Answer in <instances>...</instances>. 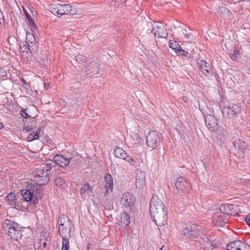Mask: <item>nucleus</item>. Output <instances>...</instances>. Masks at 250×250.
I'll return each instance as SVG.
<instances>
[{"label": "nucleus", "mask_w": 250, "mask_h": 250, "mask_svg": "<svg viewBox=\"0 0 250 250\" xmlns=\"http://www.w3.org/2000/svg\"><path fill=\"white\" fill-rule=\"evenodd\" d=\"M2 227L7 235L13 240L19 241L21 238V231L17 223L6 219L2 222Z\"/></svg>", "instance_id": "obj_1"}, {"label": "nucleus", "mask_w": 250, "mask_h": 250, "mask_svg": "<svg viewBox=\"0 0 250 250\" xmlns=\"http://www.w3.org/2000/svg\"><path fill=\"white\" fill-rule=\"evenodd\" d=\"M59 232L61 236H71L73 223L69 218L62 214L59 215L58 220Z\"/></svg>", "instance_id": "obj_2"}, {"label": "nucleus", "mask_w": 250, "mask_h": 250, "mask_svg": "<svg viewBox=\"0 0 250 250\" xmlns=\"http://www.w3.org/2000/svg\"><path fill=\"white\" fill-rule=\"evenodd\" d=\"M162 137L161 134L155 131H151L146 136V144L149 147L157 148L162 142Z\"/></svg>", "instance_id": "obj_3"}, {"label": "nucleus", "mask_w": 250, "mask_h": 250, "mask_svg": "<svg viewBox=\"0 0 250 250\" xmlns=\"http://www.w3.org/2000/svg\"><path fill=\"white\" fill-rule=\"evenodd\" d=\"M196 245L200 250H213L219 247L220 243L218 240L211 241L208 237H204L197 241Z\"/></svg>", "instance_id": "obj_4"}, {"label": "nucleus", "mask_w": 250, "mask_h": 250, "mask_svg": "<svg viewBox=\"0 0 250 250\" xmlns=\"http://www.w3.org/2000/svg\"><path fill=\"white\" fill-rule=\"evenodd\" d=\"M150 214L153 222L158 226H163L167 223L168 217L167 212L165 209Z\"/></svg>", "instance_id": "obj_5"}, {"label": "nucleus", "mask_w": 250, "mask_h": 250, "mask_svg": "<svg viewBox=\"0 0 250 250\" xmlns=\"http://www.w3.org/2000/svg\"><path fill=\"white\" fill-rule=\"evenodd\" d=\"M153 24L151 22L146 23L139 35V40L144 43L148 42L152 38V27Z\"/></svg>", "instance_id": "obj_6"}, {"label": "nucleus", "mask_w": 250, "mask_h": 250, "mask_svg": "<svg viewBox=\"0 0 250 250\" xmlns=\"http://www.w3.org/2000/svg\"><path fill=\"white\" fill-rule=\"evenodd\" d=\"M34 190V185L30 184L28 185L26 189L21 191L25 201L30 202L31 204H35L38 202L37 198L33 196Z\"/></svg>", "instance_id": "obj_7"}, {"label": "nucleus", "mask_w": 250, "mask_h": 250, "mask_svg": "<svg viewBox=\"0 0 250 250\" xmlns=\"http://www.w3.org/2000/svg\"><path fill=\"white\" fill-rule=\"evenodd\" d=\"M165 209V205L162 200L157 195H153L150 202V213H154L157 210Z\"/></svg>", "instance_id": "obj_8"}, {"label": "nucleus", "mask_w": 250, "mask_h": 250, "mask_svg": "<svg viewBox=\"0 0 250 250\" xmlns=\"http://www.w3.org/2000/svg\"><path fill=\"white\" fill-rule=\"evenodd\" d=\"M182 234L187 238H195L199 234V229L195 224L190 223L183 229Z\"/></svg>", "instance_id": "obj_9"}, {"label": "nucleus", "mask_w": 250, "mask_h": 250, "mask_svg": "<svg viewBox=\"0 0 250 250\" xmlns=\"http://www.w3.org/2000/svg\"><path fill=\"white\" fill-rule=\"evenodd\" d=\"M54 163L60 167H65L69 164H74L75 160L73 158H67L62 155L56 154L54 157Z\"/></svg>", "instance_id": "obj_10"}, {"label": "nucleus", "mask_w": 250, "mask_h": 250, "mask_svg": "<svg viewBox=\"0 0 250 250\" xmlns=\"http://www.w3.org/2000/svg\"><path fill=\"white\" fill-rule=\"evenodd\" d=\"M155 36L158 38H166L168 36L167 29L161 23H155L152 27Z\"/></svg>", "instance_id": "obj_11"}, {"label": "nucleus", "mask_w": 250, "mask_h": 250, "mask_svg": "<svg viewBox=\"0 0 250 250\" xmlns=\"http://www.w3.org/2000/svg\"><path fill=\"white\" fill-rule=\"evenodd\" d=\"M223 116L227 118H232L240 112V107L237 104L231 107H224L222 110Z\"/></svg>", "instance_id": "obj_12"}, {"label": "nucleus", "mask_w": 250, "mask_h": 250, "mask_svg": "<svg viewBox=\"0 0 250 250\" xmlns=\"http://www.w3.org/2000/svg\"><path fill=\"white\" fill-rule=\"evenodd\" d=\"M175 186L179 192L184 193L188 189L189 184L188 181L185 179L183 177H179L177 179Z\"/></svg>", "instance_id": "obj_13"}, {"label": "nucleus", "mask_w": 250, "mask_h": 250, "mask_svg": "<svg viewBox=\"0 0 250 250\" xmlns=\"http://www.w3.org/2000/svg\"><path fill=\"white\" fill-rule=\"evenodd\" d=\"M177 36L179 38L185 40L188 43L192 42L193 36L189 30H188L187 29L178 27L177 29Z\"/></svg>", "instance_id": "obj_14"}, {"label": "nucleus", "mask_w": 250, "mask_h": 250, "mask_svg": "<svg viewBox=\"0 0 250 250\" xmlns=\"http://www.w3.org/2000/svg\"><path fill=\"white\" fill-rule=\"evenodd\" d=\"M146 173L141 170L137 172L136 176V186L139 189H143L146 186Z\"/></svg>", "instance_id": "obj_15"}, {"label": "nucleus", "mask_w": 250, "mask_h": 250, "mask_svg": "<svg viewBox=\"0 0 250 250\" xmlns=\"http://www.w3.org/2000/svg\"><path fill=\"white\" fill-rule=\"evenodd\" d=\"M60 17L63 15H73L77 13V10L75 8L68 4H60Z\"/></svg>", "instance_id": "obj_16"}, {"label": "nucleus", "mask_w": 250, "mask_h": 250, "mask_svg": "<svg viewBox=\"0 0 250 250\" xmlns=\"http://www.w3.org/2000/svg\"><path fill=\"white\" fill-rule=\"evenodd\" d=\"M135 199L133 194L129 192L124 193L121 200V203L125 207H130L135 203Z\"/></svg>", "instance_id": "obj_17"}, {"label": "nucleus", "mask_w": 250, "mask_h": 250, "mask_svg": "<svg viewBox=\"0 0 250 250\" xmlns=\"http://www.w3.org/2000/svg\"><path fill=\"white\" fill-rule=\"evenodd\" d=\"M85 72H86L87 75H94L95 74H99V64L95 61H92L86 66Z\"/></svg>", "instance_id": "obj_18"}, {"label": "nucleus", "mask_w": 250, "mask_h": 250, "mask_svg": "<svg viewBox=\"0 0 250 250\" xmlns=\"http://www.w3.org/2000/svg\"><path fill=\"white\" fill-rule=\"evenodd\" d=\"M205 122L207 126L210 130H214L217 126V120L213 115H207L205 117Z\"/></svg>", "instance_id": "obj_19"}, {"label": "nucleus", "mask_w": 250, "mask_h": 250, "mask_svg": "<svg viewBox=\"0 0 250 250\" xmlns=\"http://www.w3.org/2000/svg\"><path fill=\"white\" fill-rule=\"evenodd\" d=\"M105 184L104 188L106 189L105 196H108L109 191L112 192L113 188V180L112 176L109 174H106L104 177Z\"/></svg>", "instance_id": "obj_20"}, {"label": "nucleus", "mask_w": 250, "mask_h": 250, "mask_svg": "<svg viewBox=\"0 0 250 250\" xmlns=\"http://www.w3.org/2000/svg\"><path fill=\"white\" fill-rule=\"evenodd\" d=\"M237 207V206H235L232 204H223L220 206V210L221 212L226 214L227 215L233 216L236 214V213L233 211V209Z\"/></svg>", "instance_id": "obj_21"}, {"label": "nucleus", "mask_w": 250, "mask_h": 250, "mask_svg": "<svg viewBox=\"0 0 250 250\" xmlns=\"http://www.w3.org/2000/svg\"><path fill=\"white\" fill-rule=\"evenodd\" d=\"M197 63L199 65V68L201 72L205 75H208L211 70L209 64L205 60L198 59L197 60Z\"/></svg>", "instance_id": "obj_22"}, {"label": "nucleus", "mask_w": 250, "mask_h": 250, "mask_svg": "<svg viewBox=\"0 0 250 250\" xmlns=\"http://www.w3.org/2000/svg\"><path fill=\"white\" fill-rule=\"evenodd\" d=\"M128 141L131 146H133L135 145L143 143L144 139L142 137H140L137 133L133 132L131 134L129 138L128 139Z\"/></svg>", "instance_id": "obj_23"}, {"label": "nucleus", "mask_w": 250, "mask_h": 250, "mask_svg": "<svg viewBox=\"0 0 250 250\" xmlns=\"http://www.w3.org/2000/svg\"><path fill=\"white\" fill-rule=\"evenodd\" d=\"M45 176H35V180L40 186L46 185L49 181V174H44Z\"/></svg>", "instance_id": "obj_24"}, {"label": "nucleus", "mask_w": 250, "mask_h": 250, "mask_svg": "<svg viewBox=\"0 0 250 250\" xmlns=\"http://www.w3.org/2000/svg\"><path fill=\"white\" fill-rule=\"evenodd\" d=\"M233 145L236 149L242 153L247 147V144L239 139H237L233 142Z\"/></svg>", "instance_id": "obj_25"}, {"label": "nucleus", "mask_w": 250, "mask_h": 250, "mask_svg": "<svg viewBox=\"0 0 250 250\" xmlns=\"http://www.w3.org/2000/svg\"><path fill=\"white\" fill-rule=\"evenodd\" d=\"M93 191V188L89 186L88 182H86L80 189V193L83 197H85L86 195Z\"/></svg>", "instance_id": "obj_26"}, {"label": "nucleus", "mask_w": 250, "mask_h": 250, "mask_svg": "<svg viewBox=\"0 0 250 250\" xmlns=\"http://www.w3.org/2000/svg\"><path fill=\"white\" fill-rule=\"evenodd\" d=\"M242 241L240 240H236L230 242L227 245L228 250H240Z\"/></svg>", "instance_id": "obj_27"}, {"label": "nucleus", "mask_w": 250, "mask_h": 250, "mask_svg": "<svg viewBox=\"0 0 250 250\" xmlns=\"http://www.w3.org/2000/svg\"><path fill=\"white\" fill-rule=\"evenodd\" d=\"M17 200L15 194L13 192L9 193L6 197V202L10 206L16 205Z\"/></svg>", "instance_id": "obj_28"}, {"label": "nucleus", "mask_w": 250, "mask_h": 250, "mask_svg": "<svg viewBox=\"0 0 250 250\" xmlns=\"http://www.w3.org/2000/svg\"><path fill=\"white\" fill-rule=\"evenodd\" d=\"M60 4H50L49 6V11L54 14L55 15H57L58 17H60Z\"/></svg>", "instance_id": "obj_29"}, {"label": "nucleus", "mask_w": 250, "mask_h": 250, "mask_svg": "<svg viewBox=\"0 0 250 250\" xmlns=\"http://www.w3.org/2000/svg\"><path fill=\"white\" fill-rule=\"evenodd\" d=\"M114 155L116 157L124 160L127 153L123 148L117 147L114 150Z\"/></svg>", "instance_id": "obj_30"}, {"label": "nucleus", "mask_w": 250, "mask_h": 250, "mask_svg": "<svg viewBox=\"0 0 250 250\" xmlns=\"http://www.w3.org/2000/svg\"><path fill=\"white\" fill-rule=\"evenodd\" d=\"M62 238V250H69L70 245L69 240L71 236H61Z\"/></svg>", "instance_id": "obj_31"}, {"label": "nucleus", "mask_w": 250, "mask_h": 250, "mask_svg": "<svg viewBox=\"0 0 250 250\" xmlns=\"http://www.w3.org/2000/svg\"><path fill=\"white\" fill-rule=\"evenodd\" d=\"M30 47V44H28L27 43H26L24 42H21V43H20L19 47L20 51L21 53H31Z\"/></svg>", "instance_id": "obj_32"}, {"label": "nucleus", "mask_w": 250, "mask_h": 250, "mask_svg": "<svg viewBox=\"0 0 250 250\" xmlns=\"http://www.w3.org/2000/svg\"><path fill=\"white\" fill-rule=\"evenodd\" d=\"M55 183L57 187L62 189H64L67 186L65 180L61 177L57 178Z\"/></svg>", "instance_id": "obj_33"}, {"label": "nucleus", "mask_w": 250, "mask_h": 250, "mask_svg": "<svg viewBox=\"0 0 250 250\" xmlns=\"http://www.w3.org/2000/svg\"><path fill=\"white\" fill-rule=\"evenodd\" d=\"M169 47L173 50L176 53L179 52L181 48L180 45L176 41L170 40L169 41Z\"/></svg>", "instance_id": "obj_34"}, {"label": "nucleus", "mask_w": 250, "mask_h": 250, "mask_svg": "<svg viewBox=\"0 0 250 250\" xmlns=\"http://www.w3.org/2000/svg\"><path fill=\"white\" fill-rule=\"evenodd\" d=\"M48 242L47 240L43 239L40 240L38 245V250H47Z\"/></svg>", "instance_id": "obj_35"}, {"label": "nucleus", "mask_w": 250, "mask_h": 250, "mask_svg": "<svg viewBox=\"0 0 250 250\" xmlns=\"http://www.w3.org/2000/svg\"><path fill=\"white\" fill-rule=\"evenodd\" d=\"M121 223L127 226L130 223V217L126 212H123L121 216Z\"/></svg>", "instance_id": "obj_36"}, {"label": "nucleus", "mask_w": 250, "mask_h": 250, "mask_svg": "<svg viewBox=\"0 0 250 250\" xmlns=\"http://www.w3.org/2000/svg\"><path fill=\"white\" fill-rule=\"evenodd\" d=\"M36 42L35 38L32 33H27L26 36V41L24 42L27 43L28 44H34Z\"/></svg>", "instance_id": "obj_37"}, {"label": "nucleus", "mask_w": 250, "mask_h": 250, "mask_svg": "<svg viewBox=\"0 0 250 250\" xmlns=\"http://www.w3.org/2000/svg\"><path fill=\"white\" fill-rule=\"evenodd\" d=\"M53 163V161H48V163L41 168L42 170H43L45 173H48L49 171L52 170L54 168V166H52Z\"/></svg>", "instance_id": "obj_38"}, {"label": "nucleus", "mask_w": 250, "mask_h": 250, "mask_svg": "<svg viewBox=\"0 0 250 250\" xmlns=\"http://www.w3.org/2000/svg\"><path fill=\"white\" fill-rule=\"evenodd\" d=\"M227 216L226 215L220 216L216 220V224L220 226H223L227 223Z\"/></svg>", "instance_id": "obj_39"}, {"label": "nucleus", "mask_w": 250, "mask_h": 250, "mask_svg": "<svg viewBox=\"0 0 250 250\" xmlns=\"http://www.w3.org/2000/svg\"><path fill=\"white\" fill-rule=\"evenodd\" d=\"M76 61L79 63H83L86 62L88 60V58L83 54H78L76 57Z\"/></svg>", "instance_id": "obj_40"}, {"label": "nucleus", "mask_w": 250, "mask_h": 250, "mask_svg": "<svg viewBox=\"0 0 250 250\" xmlns=\"http://www.w3.org/2000/svg\"><path fill=\"white\" fill-rule=\"evenodd\" d=\"M38 132H31L30 133L27 138V140L28 142H31L39 138Z\"/></svg>", "instance_id": "obj_41"}, {"label": "nucleus", "mask_w": 250, "mask_h": 250, "mask_svg": "<svg viewBox=\"0 0 250 250\" xmlns=\"http://www.w3.org/2000/svg\"><path fill=\"white\" fill-rule=\"evenodd\" d=\"M181 54L180 55L182 56L188 57L189 58H191L192 56V51H188L187 49V51L183 50L182 48L180 50L179 52Z\"/></svg>", "instance_id": "obj_42"}, {"label": "nucleus", "mask_w": 250, "mask_h": 250, "mask_svg": "<svg viewBox=\"0 0 250 250\" xmlns=\"http://www.w3.org/2000/svg\"><path fill=\"white\" fill-rule=\"evenodd\" d=\"M124 160H125L126 162H128V163H129L132 166H135L136 165V161H135V160H134L130 156L127 155V154L125 157Z\"/></svg>", "instance_id": "obj_43"}, {"label": "nucleus", "mask_w": 250, "mask_h": 250, "mask_svg": "<svg viewBox=\"0 0 250 250\" xmlns=\"http://www.w3.org/2000/svg\"><path fill=\"white\" fill-rule=\"evenodd\" d=\"M240 250H250V246L242 242Z\"/></svg>", "instance_id": "obj_44"}, {"label": "nucleus", "mask_w": 250, "mask_h": 250, "mask_svg": "<svg viewBox=\"0 0 250 250\" xmlns=\"http://www.w3.org/2000/svg\"><path fill=\"white\" fill-rule=\"evenodd\" d=\"M5 22V19L2 12L0 11V25H4Z\"/></svg>", "instance_id": "obj_45"}, {"label": "nucleus", "mask_w": 250, "mask_h": 250, "mask_svg": "<svg viewBox=\"0 0 250 250\" xmlns=\"http://www.w3.org/2000/svg\"><path fill=\"white\" fill-rule=\"evenodd\" d=\"M44 174H46L43 170H42V168L37 169V173H36L35 176H45Z\"/></svg>", "instance_id": "obj_46"}, {"label": "nucleus", "mask_w": 250, "mask_h": 250, "mask_svg": "<svg viewBox=\"0 0 250 250\" xmlns=\"http://www.w3.org/2000/svg\"><path fill=\"white\" fill-rule=\"evenodd\" d=\"M21 115L25 119L29 117L28 114L26 112V111L25 109H22L21 111Z\"/></svg>", "instance_id": "obj_47"}, {"label": "nucleus", "mask_w": 250, "mask_h": 250, "mask_svg": "<svg viewBox=\"0 0 250 250\" xmlns=\"http://www.w3.org/2000/svg\"><path fill=\"white\" fill-rule=\"evenodd\" d=\"M25 15H26L27 20L29 21V24L31 25L32 24H34V21L32 20V19L31 18V17H30V16L29 15V14L26 13Z\"/></svg>", "instance_id": "obj_48"}, {"label": "nucleus", "mask_w": 250, "mask_h": 250, "mask_svg": "<svg viewBox=\"0 0 250 250\" xmlns=\"http://www.w3.org/2000/svg\"><path fill=\"white\" fill-rule=\"evenodd\" d=\"M33 128L30 125H27L23 128V131L26 132H30L33 130Z\"/></svg>", "instance_id": "obj_49"}, {"label": "nucleus", "mask_w": 250, "mask_h": 250, "mask_svg": "<svg viewBox=\"0 0 250 250\" xmlns=\"http://www.w3.org/2000/svg\"><path fill=\"white\" fill-rule=\"evenodd\" d=\"M245 221L247 225L250 227V213L246 216Z\"/></svg>", "instance_id": "obj_50"}, {"label": "nucleus", "mask_w": 250, "mask_h": 250, "mask_svg": "<svg viewBox=\"0 0 250 250\" xmlns=\"http://www.w3.org/2000/svg\"><path fill=\"white\" fill-rule=\"evenodd\" d=\"M20 80L21 82H22V83L23 84H27V83H26V81L25 80V79L21 77L20 79Z\"/></svg>", "instance_id": "obj_51"}, {"label": "nucleus", "mask_w": 250, "mask_h": 250, "mask_svg": "<svg viewBox=\"0 0 250 250\" xmlns=\"http://www.w3.org/2000/svg\"><path fill=\"white\" fill-rule=\"evenodd\" d=\"M222 10L223 12L226 13H228L230 12L229 10L226 8H222Z\"/></svg>", "instance_id": "obj_52"}, {"label": "nucleus", "mask_w": 250, "mask_h": 250, "mask_svg": "<svg viewBox=\"0 0 250 250\" xmlns=\"http://www.w3.org/2000/svg\"><path fill=\"white\" fill-rule=\"evenodd\" d=\"M40 131H41V129L40 128H38L36 131L35 132H38V136H39V134L40 133Z\"/></svg>", "instance_id": "obj_53"}, {"label": "nucleus", "mask_w": 250, "mask_h": 250, "mask_svg": "<svg viewBox=\"0 0 250 250\" xmlns=\"http://www.w3.org/2000/svg\"><path fill=\"white\" fill-rule=\"evenodd\" d=\"M3 128V125L2 123H0V129Z\"/></svg>", "instance_id": "obj_54"}, {"label": "nucleus", "mask_w": 250, "mask_h": 250, "mask_svg": "<svg viewBox=\"0 0 250 250\" xmlns=\"http://www.w3.org/2000/svg\"><path fill=\"white\" fill-rule=\"evenodd\" d=\"M49 86V84H47L46 83H44V87L45 88L47 89Z\"/></svg>", "instance_id": "obj_55"}, {"label": "nucleus", "mask_w": 250, "mask_h": 250, "mask_svg": "<svg viewBox=\"0 0 250 250\" xmlns=\"http://www.w3.org/2000/svg\"><path fill=\"white\" fill-rule=\"evenodd\" d=\"M239 52V51H238L237 50H236V51H235V50H234V52H235V54H238V52Z\"/></svg>", "instance_id": "obj_56"}, {"label": "nucleus", "mask_w": 250, "mask_h": 250, "mask_svg": "<svg viewBox=\"0 0 250 250\" xmlns=\"http://www.w3.org/2000/svg\"><path fill=\"white\" fill-rule=\"evenodd\" d=\"M164 247V246H163L159 250H163Z\"/></svg>", "instance_id": "obj_57"}, {"label": "nucleus", "mask_w": 250, "mask_h": 250, "mask_svg": "<svg viewBox=\"0 0 250 250\" xmlns=\"http://www.w3.org/2000/svg\"><path fill=\"white\" fill-rule=\"evenodd\" d=\"M232 57L233 58H235V57L233 56V55H232Z\"/></svg>", "instance_id": "obj_58"}, {"label": "nucleus", "mask_w": 250, "mask_h": 250, "mask_svg": "<svg viewBox=\"0 0 250 250\" xmlns=\"http://www.w3.org/2000/svg\"><path fill=\"white\" fill-rule=\"evenodd\" d=\"M248 70L250 72V67H249Z\"/></svg>", "instance_id": "obj_59"}, {"label": "nucleus", "mask_w": 250, "mask_h": 250, "mask_svg": "<svg viewBox=\"0 0 250 250\" xmlns=\"http://www.w3.org/2000/svg\"><path fill=\"white\" fill-rule=\"evenodd\" d=\"M231 58L232 59V60H234V58H233L232 57H231Z\"/></svg>", "instance_id": "obj_60"}]
</instances>
